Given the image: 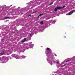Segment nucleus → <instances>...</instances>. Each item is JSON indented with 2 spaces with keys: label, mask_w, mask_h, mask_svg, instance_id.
I'll return each instance as SVG.
<instances>
[{
  "label": "nucleus",
  "mask_w": 75,
  "mask_h": 75,
  "mask_svg": "<svg viewBox=\"0 0 75 75\" xmlns=\"http://www.w3.org/2000/svg\"><path fill=\"white\" fill-rule=\"evenodd\" d=\"M74 11H75V10H72L69 13H68V15H69H69H71V14H72V13H73V12H74Z\"/></svg>",
  "instance_id": "f257e3e1"
},
{
  "label": "nucleus",
  "mask_w": 75,
  "mask_h": 75,
  "mask_svg": "<svg viewBox=\"0 0 75 75\" xmlns=\"http://www.w3.org/2000/svg\"><path fill=\"white\" fill-rule=\"evenodd\" d=\"M27 40V38H24L23 40H22L21 41L22 42H25L26 40Z\"/></svg>",
  "instance_id": "f03ea898"
},
{
  "label": "nucleus",
  "mask_w": 75,
  "mask_h": 75,
  "mask_svg": "<svg viewBox=\"0 0 75 75\" xmlns=\"http://www.w3.org/2000/svg\"><path fill=\"white\" fill-rule=\"evenodd\" d=\"M4 54V52L3 51H2L0 53V55H3Z\"/></svg>",
  "instance_id": "7ed1b4c3"
},
{
  "label": "nucleus",
  "mask_w": 75,
  "mask_h": 75,
  "mask_svg": "<svg viewBox=\"0 0 75 75\" xmlns=\"http://www.w3.org/2000/svg\"><path fill=\"white\" fill-rule=\"evenodd\" d=\"M48 51H50V52H51V51H52L51 50V49H50V48H47L46 49Z\"/></svg>",
  "instance_id": "20e7f679"
},
{
  "label": "nucleus",
  "mask_w": 75,
  "mask_h": 75,
  "mask_svg": "<svg viewBox=\"0 0 75 75\" xmlns=\"http://www.w3.org/2000/svg\"><path fill=\"white\" fill-rule=\"evenodd\" d=\"M57 9H58V10H60V9H62V7L61 6H58L57 7Z\"/></svg>",
  "instance_id": "39448f33"
},
{
  "label": "nucleus",
  "mask_w": 75,
  "mask_h": 75,
  "mask_svg": "<svg viewBox=\"0 0 75 75\" xmlns=\"http://www.w3.org/2000/svg\"><path fill=\"white\" fill-rule=\"evenodd\" d=\"M10 18V17H5V19H7V18Z\"/></svg>",
  "instance_id": "423d86ee"
},
{
  "label": "nucleus",
  "mask_w": 75,
  "mask_h": 75,
  "mask_svg": "<svg viewBox=\"0 0 75 75\" xmlns=\"http://www.w3.org/2000/svg\"><path fill=\"white\" fill-rule=\"evenodd\" d=\"M57 8H55V9H54V11H57Z\"/></svg>",
  "instance_id": "0eeeda50"
},
{
  "label": "nucleus",
  "mask_w": 75,
  "mask_h": 75,
  "mask_svg": "<svg viewBox=\"0 0 75 75\" xmlns=\"http://www.w3.org/2000/svg\"><path fill=\"white\" fill-rule=\"evenodd\" d=\"M40 24H43V21H42L40 22Z\"/></svg>",
  "instance_id": "6e6552de"
},
{
  "label": "nucleus",
  "mask_w": 75,
  "mask_h": 75,
  "mask_svg": "<svg viewBox=\"0 0 75 75\" xmlns=\"http://www.w3.org/2000/svg\"><path fill=\"white\" fill-rule=\"evenodd\" d=\"M42 15H44V14H41L39 15V16H42Z\"/></svg>",
  "instance_id": "1a4fd4ad"
},
{
  "label": "nucleus",
  "mask_w": 75,
  "mask_h": 75,
  "mask_svg": "<svg viewBox=\"0 0 75 75\" xmlns=\"http://www.w3.org/2000/svg\"><path fill=\"white\" fill-rule=\"evenodd\" d=\"M53 4V3L52 2L50 4H49V5H52V4Z\"/></svg>",
  "instance_id": "9d476101"
},
{
  "label": "nucleus",
  "mask_w": 75,
  "mask_h": 75,
  "mask_svg": "<svg viewBox=\"0 0 75 75\" xmlns=\"http://www.w3.org/2000/svg\"><path fill=\"white\" fill-rule=\"evenodd\" d=\"M36 12H37V11H35L33 12V13L34 14V13H36Z\"/></svg>",
  "instance_id": "9b49d317"
},
{
  "label": "nucleus",
  "mask_w": 75,
  "mask_h": 75,
  "mask_svg": "<svg viewBox=\"0 0 75 75\" xmlns=\"http://www.w3.org/2000/svg\"><path fill=\"white\" fill-rule=\"evenodd\" d=\"M31 16V15L30 14L28 16V17H30V16Z\"/></svg>",
  "instance_id": "f8f14e48"
},
{
  "label": "nucleus",
  "mask_w": 75,
  "mask_h": 75,
  "mask_svg": "<svg viewBox=\"0 0 75 75\" xmlns=\"http://www.w3.org/2000/svg\"><path fill=\"white\" fill-rule=\"evenodd\" d=\"M65 7V6H64L62 7V8H64Z\"/></svg>",
  "instance_id": "ddd939ff"
},
{
  "label": "nucleus",
  "mask_w": 75,
  "mask_h": 75,
  "mask_svg": "<svg viewBox=\"0 0 75 75\" xmlns=\"http://www.w3.org/2000/svg\"><path fill=\"white\" fill-rule=\"evenodd\" d=\"M40 16L39 15L38 16V18L39 17H40Z\"/></svg>",
  "instance_id": "4468645a"
},
{
  "label": "nucleus",
  "mask_w": 75,
  "mask_h": 75,
  "mask_svg": "<svg viewBox=\"0 0 75 75\" xmlns=\"http://www.w3.org/2000/svg\"><path fill=\"white\" fill-rule=\"evenodd\" d=\"M64 38H66V37L65 36H64Z\"/></svg>",
  "instance_id": "2eb2a0df"
},
{
  "label": "nucleus",
  "mask_w": 75,
  "mask_h": 75,
  "mask_svg": "<svg viewBox=\"0 0 75 75\" xmlns=\"http://www.w3.org/2000/svg\"><path fill=\"white\" fill-rule=\"evenodd\" d=\"M55 57H57V54H55Z\"/></svg>",
  "instance_id": "dca6fc26"
},
{
  "label": "nucleus",
  "mask_w": 75,
  "mask_h": 75,
  "mask_svg": "<svg viewBox=\"0 0 75 75\" xmlns=\"http://www.w3.org/2000/svg\"><path fill=\"white\" fill-rule=\"evenodd\" d=\"M68 61H69V60H67V61H66V62H68Z\"/></svg>",
  "instance_id": "f3484780"
},
{
  "label": "nucleus",
  "mask_w": 75,
  "mask_h": 75,
  "mask_svg": "<svg viewBox=\"0 0 75 75\" xmlns=\"http://www.w3.org/2000/svg\"><path fill=\"white\" fill-rule=\"evenodd\" d=\"M30 36H31V34H30Z\"/></svg>",
  "instance_id": "a211bd4d"
}]
</instances>
